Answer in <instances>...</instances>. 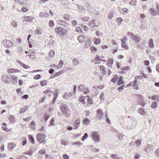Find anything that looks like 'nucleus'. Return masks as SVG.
Returning a JSON list of instances; mask_svg holds the SVG:
<instances>
[{
  "label": "nucleus",
  "instance_id": "nucleus-1",
  "mask_svg": "<svg viewBox=\"0 0 159 159\" xmlns=\"http://www.w3.org/2000/svg\"><path fill=\"white\" fill-rule=\"evenodd\" d=\"M60 107L63 115L66 117L69 118L70 116V111L67 105L64 103H61Z\"/></svg>",
  "mask_w": 159,
  "mask_h": 159
},
{
  "label": "nucleus",
  "instance_id": "nucleus-2",
  "mask_svg": "<svg viewBox=\"0 0 159 159\" xmlns=\"http://www.w3.org/2000/svg\"><path fill=\"white\" fill-rule=\"evenodd\" d=\"M55 31L59 34L62 36L66 35L67 33L66 29L60 27L56 28L55 29Z\"/></svg>",
  "mask_w": 159,
  "mask_h": 159
},
{
  "label": "nucleus",
  "instance_id": "nucleus-3",
  "mask_svg": "<svg viewBox=\"0 0 159 159\" xmlns=\"http://www.w3.org/2000/svg\"><path fill=\"white\" fill-rule=\"evenodd\" d=\"M36 138L39 142L40 143H42L43 142L45 138V134H42L41 133H39L37 134Z\"/></svg>",
  "mask_w": 159,
  "mask_h": 159
},
{
  "label": "nucleus",
  "instance_id": "nucleus-4",
  "mask_svg": "<svg viewBox=\"0 0 159 159\" xmlns=\"http://www.w3.org/2000/svg\"><path fill=\"white\" fill-rule=\"evenodd\" d=\"M2 44L6 48H10L13 46V43L10 41L4 40L2 42Z\"/></svg>",
  "mask_w": 159,
  "mask_h": 159
},
{
  "label": "nucleus",
  "instance_id": "nucleus-5",
  "mask_svg": "<svg viewBox=\"0 0 159 159\" xmlns=\"http://www.w3.org/2000/svg\"><path fill=\"white\" fill-rule=\"evenodd\" d=\"M92 137L93 140L96 143L99 142L100 141V136L97 132H93L92 133Z\"/></svg>",
  "mask_w": 159,
  "mask_h": 159
},
{
  "label": "nucleus",
  "instance_id": "nucleus-6",
  "mask_svg": "<svg viewBox=\"0 0 159 159\" xmlns=\"http://www.w3.org/2000/svg\"><path fill=\"white\" fill-rule=\"evenodd\" d=\"M80 125V120L79 119H76L73 123V126L74 129H77L79 127Z\"/></svg>",
  "mask_w": 159,
  "mask_h": 159
},
{
  "label": "nucleus",
  "instance_id": "nucleus-7",
  "mask_svg": "<svg viewBox=\"0 0 159 159\" xmlns=\"http://www.w3.org/2000/svg\"><path fill=\"white\" fill-rule=\"evenodd\" d=\"M138 99L139 100V103L142 106L144 107L145 103L143 102V96L141 95H139L138 96Z\"/></svg>",
  "mask_w": 159,
  "mask_h": 159
},
{
  "label": "nucleus",
  "instance_id": "nucleus-8",
  "mask_svg": "<svg viewBox=\"0 0 159 159\" xmlns=\"http://www.w3.org/2000/svg\"><path fill=\"white\" fill-rule=\"evenodd\" d=\"M7 71L8 73H20L21 71L17 69H15L13 68H9L7 70Z\"/></svg>",
  "mask_w": 159,
  "mask_h": 159
},
{
  "label": "nucleus",
  "instance_id": "nucleus-9",
  "mask_svg": "<svg viewBox=\"0 0 159 159\" xmlns=\"http://www.w3.org/2000/svg\"><path fill=\"white\" fill-rule=\"evenodd\" d=\"M96 20L94 19L92 21H90L89 22V25L90 27H98V26L99 24H97L95 23Z\"/></svg>",
  "mask_w": 159,
  "mask_h": 159
},
{
  "label": "nucleus",
  "instance_id": "nucleus-10",
  "mask_svg": "<svg viewBox=\"0 0 159 159\" xmlns=\"http://www.w3.org/2000/svg\"><path fill=\"white\" fill-rule=\"evenodd\" d=\"M55 45V41L51 39L49 40L48 43L47 45V46L50 48H52L54 47Z\"/></svg>",
  "mask_w": 159,
  "mask_h": 159
},
{
  "label": "nucleus",
  "instance_id": "nucleus-11",
  "mask_svg": "<svg viewBox=\"0 0 159 159\" xmlns=\"http://www.w3.org/2000/svg\"><path fill=\"white\" fill-rule=\"evenodd\" d=\"M97 115L99 117V119H102L103 118V116L104 113L102 111V110L100 109L97 111Z\"/></svg>",
  "mask_w": 159,
  "mask_h": 159
},
{
  "label": "nucleus",
  "instance_id": "nucleus-12",
  "mask_svg": "<svg viewBox=\"0 0 159 159\" xmlns=\"http://www.w3.org/2000/svg\"><path fill=\"white\" fill-rule=\"evenodd\" d=\"M18 77L16 76H12L11 78V82L14 84H16L17 83Z\"/></svg>",
  "mask_w": 159,
  "mask_h": 159
},
{
  "label": "nucleus",
  "instance_id": "nucleus-13",
  "mask_svg": "<svg viewBox=\"0 0 159 159\" xmlns=\"http://www.w3.org/2000/svg\"><path fill=\"white\" fill-rule=\"evenodd\" d=\"M16 144L14 143H9L8 145V148L10 151H11L12 149L15 147Z\"/></svg>",
  "mask_w": 159,
  "mask_h": 159
},
{
  "label": "nucleus",
  "instance_id": "nucleus-14",
  "mask_svg": "<svg viewBox=\"0 0 159 159\" xmlns=\"http://www.w3.org/2000/svg\"><path fill=\"white\" fill-rule=\"evenodd\" d=\"M119 10L120 11V12L121 14H125V13H127L128 12V9L125 8L121 9L119 8Z\"/></svg>",
  "mask_w": 159,
  "mask_h": 159
},
{
  "label": "nucleus",
  "instance_id": "nucleus-15",
  "mask_svg": "<svg viewBox=\"0 0 159 159\" xmlns=\"http://www.w3.org/2000/svg\"><path fill=\"white\" fill-rule=\"evenodd\" d=\"M92 41L91 39H89L88 40L85 41L84 45V47L86 48L89 47V46L90 45Z\"/></svg>",
  "mask_w": 159,
  "mask_h": 159
},
{
  "label": "nucleus",
  "instance_id": "nucleus-16",
  "mask_svg": "<svg viewBox=\"0 0 159 159\" xmlns=\"http://www.w3.org/2000/svg\"><path fill=\"white\" fill-rule=\"evenodd\" d=\"M100 69L102 74L104 75L106 73V69L103 66H101L100 67Z\"/></svg>",
  "mask_w": 159,
  "mask_h": 159
},
{
  "label": "nucleus",
  "instance_id": "nucleus-17",
  "mask_svg": "<svg viewBox=\"0 0 159 159\" xmlns=\"http://www.w3.org/2000/svg\"><path fill=\"white\" fill-rule=\"evenodd\" d=\"M24 20L26 21H31L34 19L32 16H25L24 17Z\"/></svg>",
  "mask_w": 159,
  "mask_h": 159
},
{
  "label": "nucleus",
  "instance_id": "nucleus-18",
  "mask_svg": "<svg viewBox=\"0 0 159 159\" xmlns=\"http://www.w3.org/2000/svg\"><path fill=\"white\" fill-rule=\"evenodd\" d=\"M28 108V106H24L23 108H20V111H19L20 113L21 114L25 112L26 111Z\"/></svg>",
  "mask_w": 159,
  "mask_h": 159
},
{
  "label": "nucleus",
  "instance_id": "nucleus-19",
  "mask_svg": "<svg viewBox=\"0 0 159 159\" xmlns=\"http://www.w3.org/2000/svg\"><path fill=\"white\" fill-rule=\"evenodd\" d=\"M78 39L80 43H83L85 37L83 35H81L79 37Z\"/></svg>",
  "mask_w": 159,
  "mask_h": 159
},
{
  "label": "nucleus",
  "instance_id": "nucleus-20",
  "mask_svg": "<svg viewBox=\"0 0 159 159\" xmlns=\"http://www.w3.org/2000/svg\"><path fill=\"white\" fill-rule=\"evenodd\" d=\"M149 46L151 48L153 47L154 44L153 43V40L152 39H149L148 40Z\"/></svg>",
  "mask_w": 159,
  "mask_h": 159
},
{
  "label": "nucleus",
  "instance_id": "nucleus-21",
  "mask_svg": "<svg viewBox=\"0 0 159 159\" xmlns=\"http://www.w3.org/2000/svg\"><path fill=\"white\" fill-rule=\"evenodd\" d=\"M85 87L84 85H80L78 87V90L82 92L85 89Z\"/></svg>",
  "mask_w": 159,
  "mask_h": 159
},
{
  "label": "nucleus",
  "instance_id": "nucleus-22",
  "mask_svg": "<svg viewBox=\"0 0 159 159\" xmlns=\"http://www.w3.org/2000/svg\"><path fill=\"white\" fill-rule=\"evenodd\" d=\"M72 61L75 66L78 65L80 64L79 60L76 58H74Z\"/></svg>",
  "mask_w": 159,
  "mask_h": 159
},
{
  "label": "nucleus",
  "instance_id": "nucleus-23",
  "mask_svg": "<svg viewBox=\"0 0 159 159\" xmlns=\"http://www.w3.org/2000/svg\"><path fill=\"white\" fill-rule=\"evenodd\" d=\"M58 23L60 25H62L64 26H66L67 23L64 20H58Z\"/></svg>",
  "mask_w": 159,
  "mask_h": 159
},
{
  "label": "nucleus",
  "instance_id": "nucleus-24",
  "mask_svg": "<svg viewBox=\"0 0 159 159\" xmlns=\"http://www.w3.org/2000/svg\"><path fill=\"white\" fill-rule=\"evenodd\" d=\"M150 98L158 101H159V95H153Z\"/></svg>",
  "mask_w": 159,
  "mask_h": 159
},
{
  "label": "nucleus",
  "instance_id": "nucleus-25",
  "mask_svg": "<svg viewBox=\"0 0 159 159\" xmlns=\"http://www.w3.org/2000/svg\"><path fill=\"white\" fill-rule=\"evenodd\" d=\"M151 148L149 145H147L145 146V151L147 152H149L151 151Z\"/></svg>",
  "mask_w": 159,
  "mask_h": 159
},
{
  "label": "nucleus",
  "instance_id": "nucleus-26",
  "mask_svg": "<svg viewBox=\"0 0 159 159\" xmlns=\"http://www.w3.org/2000/svg\"><path fill=\"white\" fill-rule=\"evenodd\" d=\"M49 16V15L48 13H43V12H41L39 14V16L41 17H48Z\"/></svg>",
  "mask_w": 159,
  "mask_h": 159
},
{
  "label": "nucleus",
  "instance_id": "nucleus-27",
  "mask_svg": "<svg viewBox=\"0 0 159 159\" xmlns=\"http://www.w3.org/2000/svg\"><path fill=\"white\" fill-rule=\"evenodd\" d=\"M132 39L137 43H139L140 41L139 37L135 36L134 35L133 38H132Z\"/></svg>",
  "mask_w": 159,
  "mask_h": 159
},
{
  "label": "nucleus",
  "instance_id": "nucleus-28",
  "mask_svg": "<svg viewBox=\"0 0 159 159\" xmlns=\"http://www.w3.org/2000/svg\"><path fill=\"white\" fill-rule=\"evenodd\" d=\"M123 83V80H122V76H120L119 77L118 79V80L117 82V84L118 85H120L122 84Z\"/></svg>",
  "mask_w": 159,
  "mask_h": 159
},
{
  "label": "nucleus",
  "instance_id": "nucleus-29",
  "mask_svg": "<svg viewBox=\"0 0 159 159\" xmlns=\"http://www.w3.org/2000/svg\"><path fill=\"white\" fill-rule=\"evenodd\" d=\"M85 98L87 99L88 102L90 104H93V102L92 101V100L90 98V96H87L86 97H85Z\"/></svg>",
  "mask_w": 159,
  "mask_h": 159
},
{
  "label": "nucleus",
  "instance_id": "nucleus-30",
  "mask_svg": "<svg viewBox=\"0 0 159 159\" xmlns=\"http://www.w3.org/2000/svg\"><path fill=\"white\" fill-rule=\"evenodd\" d=\"M137 81L136 79H134L133 82V85L134 88L136 89H139L138 85L137 84Z\"/></svg>",
  "mask_w": 159,
  "mask_h": 159
},
{
  "label": "nucleus",
  "instance_id": "nucleus-31",
  "mask_svg": "<svg viewBox=\"0 0 159 159\" xmlns=\"http://www.w3.org/2000/svg\"><path fill=\"white\" fill-rule=\"evenodd\" d=\"M9 120L11 123H13L15 121V119L13 116L11 115L9 118Z\"/></svg>",
  "mask_w": 159,
  "mask_h": 159
},
{
  "label": "nucleus",
  "instance_id": "nucleus-32",
  "mask_svg": "<svg viewBox=\"0 0 159 159\" xmlns=\"http://www.w3.org/2000/svg\"><path fill=\"white\" fill-rule=\"evenodd\" d=\"M144 109L143 108H140L139 110L140 114L143 116L146 114L144 111Z\"/></svg>",
  "mask_w": 159,
  "mask_h": 159
},
{
  "label": "nucleus",
  "instance_id": "nucleus-33",
  "mask_svg": "<svg viewBox=\"0 0 159 159\" xmlns=\"http://www.w3.org/2000/svg\"><path fill=\"white\" fill-rule=\"evenodd\" d=\"M64 19L66 21H70L69 15L68 14H65L63 16Z\"/></svg>",
  "mask_w": 159,
  "mask_h": 159
},
{
  "label": "nucleus",
  "instance_id": "nucleus-34",
  "mask_svg": "<svg viewBox=\"0 0 159 159\" xmlns=\"http://www.w3.org/2000/svg\"><path fill=\"white\" fill-rule=\"evenodd\" d=\"M30 57L32 59H34L35 58V52L32 51L30 55Z\"/></svg>",
  "mask_w": 159,
  "mask_h": 159
},
{
  "label": "nucleus",
  "instance_id": "nucleus-35",
  "mask_svg": "<svg viewBox=\"0 0 159 159\" xmlns=\"http://www.w3.org/2000/svg\"><path fill=\"white\" fill-rule=\"evenodd\" d=\"M113 61L112 59H109L108 61V66L111 67Z\"/></svg>",
  "mask_w": 159,
  "mask_h": 159
},
{
  "label": "nucleus",
  "instance_id": "nucleus-36",
  "mask_svg": "<svg viewBox=\"0 0 159 159\" xmlns=\"http://www.w3.org/2000/svg\"><path fill=\"white\" fill-rule=\"evenodd\" d=\"M55 54V52L53 50H51L49 53V57H53Z\"/></svg>",
  "mask_w": 159,
  "mask_h": 159
},
{
  "label": "nucleus",
  "instance_id": "nucleus-37",
  "mask_svg": "<svg viewBox=\"0 0 159 159\" xmlns=\"http://www.w3.org/2000/svg\"><path fill=\"white\" fill-rule=\"evenodd\" d=\"M89 120L87 118H85L83 120V123L85 125H87L89 124Z\"/></svg>",
  "mask_w": 159,
  "mask_h": 159
},
{
  "label": "nucleus",
  "instance_id": "nucleus-38",
  "mask_svg": "<svg viewBox=\"0 0 159 159\" xmlns=\"http://www.w3.org/2000/svg\"><path fill=\"white\" fill-rule=\"evenodd\" d=\"M94 43L95 44H97L100 42V39L95 38L94 39Z\"/></svg>",
  "mask_w": 159,
  "mask_h": 159
},
{
  "label": "nucleus",
  "instance_id": "nucleus-39",
  "mask_svg": "<svg viewBox=\"0 0 159 159\" xmlns=\"http://www.w3.org/2000/svg\"><path fill=\"white\" fill-rule=\"evenodd\" d=\"M157 103L156 102H153L151 106V107L153 109H155L157 107Z\"/></svg>",
  "mask_w": 159,
  "mask_h": 159
},
{
  "label": "nucleus",
  "instance_id": "nucleus-40",
  "mask_svg": "<svg viewBox=\"0 0 159 159\" xmlns=\"http://www.w3.org/2000/svg\"><path fill=\"white\" fill-rule=\"evenodd\" d=\"M47 81L46 80H44L41 81L40 82V84L42 86H44L47 84Z\"/></svg>",
  "mask_w": 159,
  "mask_h": 159
},
{
  "label": "nucleus",
  "instance_id": "nucleus-41",
  "mask_svg": "<svg viewBox=\"0 0 159 159\" xmlns=\"http://www.w3.org/2000/svg\"><path fill=\"white\" fill-rule=\"evenodd\" d=\"M142 142V141L140 140H137L135 141V143L137 147L141 145Z\"/></svg>",
  "mask_w": 159,
  "mask_h": 159
},
{
  "label": "nucleus",
  "instance_id": "nucleus-42",
  "mask_svg": "<svg viewBox=\"0 0 159 159\" xmlns=\"http://www.w3.org/2000/svg\"><path fill=\"white\" fill-rule=\"evenodd\" d=\"M79 100L80 102H81L83 104L85 103V100L84 99V97L83 96H81L80 97Z\"/></svg>",
  "mask_w": 159,
  "mask_h": 159
},
{
  "label": "nucleus",
  "instance_id": "nucleus-43",
  "mask_svg": "<svg viewBox=\"0 0 159 159\" xmlns=\"http://www.w3.org/2000/svg\"><path fill=\"white\" fill-rule=\"evenodd\" d=\"M82 20L84 21H89L90 20V19L89 17H86L82 18Z\"/></svg>",
  "mask_w": 159,
  "mask_h": 159
},
{
  "label": "nucleus",
  "instance_id": "nucleus-44",
  "mask_svg": "<svg viewBox=\"0 0 159 159\" xmlns=\"http://www.w3.org/2000/svg\"><path fill=\"white\" fill-rule=\"evenodd\" d=\"M12 25L14 27H16L17 25V23L16 21H13L11 22Z\"/></svg>",
  "mask_w": 159,
  "mask_h": 159
},
{
  "label": "nucleus",
  "instance_id": "nucleus-45",
  "mask_svg": "<svg viewBox=\"0 0 159 159\" xmlns=\"http://www.w3.org/2000/svg\"><path fill=\"white\" fill-rule=\"evenodd\" d=\"M29 139L30 140L31 142L33 143L34 144L35 143L34 139V138L31 135H29Z\"/></svg>",
  "mask_w": 159,
  "mask_h": 159
},
{
  "label": "nucleus",
  "instance_id": "nucleus-46",
  "mask_svg": "<svg viewBox=\"0 0 159 159\" xmlns=\"http://www.w3.org/2000/svg\"><path fill=\"white\" fill-rule=\"evenodd\" d=\"M118 78V77L116 76L115 77L112 79L111 81L114 83H116L117 80Z\"/></svg>",
  "mask_w": 159,
  "mask_h": 159
},
{
  "label": "nucleus",
  "instance_id": "nucleus-47",
  "mask_svg": "<svg viewBox=\"0 0 159 159\" xmlns=\"http://www.w3.org/2000/svg\"><path fill=\"white\" fill-rule=\"evenodd\" d=\"M88 137V135L87 133L84 134V135L82 138V140L84 141L86 138Z\"/></svg>",
  "mask_w": 159,
  "mask_h": 159
},
{
  "label": "nucleus",
  "instance_id": "nucleus-48",
  "mask_svg": "<svg viewBox=\"0 0 159 159\" xmlns=\"http://www.w3.org/2000/svg\"><path fill=\"white\" fill-rule=\"evenodd\" d=\"M104 93H101L100 96V98L101 101H102L104 99Z\"/></svg>",
  "mask_w": 159,
  "mask_h": 159
},
{
  "label": "nucleus",
  "instance_id": "nucleus-49",
  "mask_svg": "<svg viewBox=\"0 0 159 159\" xmlns=\"http://www.w3.org/2000/svg\"><path fill=\"white\" fill-rule=\"evenodd\" d=\"M127 39L126 38H125L124 39H123L122 40H121V45L126 44L125 42H126V41Z\"/></svg>",
  "mask_w": 159,
  "mask_h": 159
},
{
  "label": "nucleus",
  "instance_id": "nucleus-50",
  "mask_svg": "<svg viewBox=\"0 0 159 159\" xmlns=\"http://www.w3.org/2000/svg\"><path fill=\"white\" fill-rule=\"evenodd\" d=\"M55 121V120L54 119H52L50 121V124H49V126H53L54 125V122Z\"/></svg>",
  "mask_w": 159,
  "mask_h": 159
},
{
  "label": "nucleus",
  "instance_id": "nucleus-51",
  "mask_svg": "<svg viewBox=\"0 0 159 159\" xmlns=\"http://www.w3.org/2000/svg\"><path fill=\"white\" fill-rule=\"evenodd\" d=\"M45 153V151L44 149H41L39 152V153L41 155L44 154Z\"/></svg>",
  "mask_w": 159,
  "mask_h": 159
},
{
  "label": "nucleus",
  "instance_id": "nucleus-52",
  "mask_svg": "<svg viewBox=\"0 0 159 159\" xmlns=\"http://www.w3.org/2000/svg\"><path fill=\"white\" fill-rule=\"evenodd\" d=\"M68 97V95L67 93H65L63 96V98L66 99H67Z\"/></svg>",
  "mask_w": 159,
  "mask_h": 159
},
{
  "label": "nucleus",
  "instance_id": "nucleus-53",
  "mask_svg": "<svg viewBox=\"0 0 159 159\" xmlns=\"http://www.w3.org/2000/svg\"><path fill=\"white\" fill-rule=\"evenodd\" d=\"M41 76L40 75H37L34 76V78L35 80H38L40 78Z\"/></svg>",
  "mask_w": 159,
  "mask_h": 159
},
{
  "label": "nucleus",
  "instance_id": "nucleus-54",
  "mask_svg": "<svg viewBox=\"0 0 159 159\" xmlns=\"http://www.w3.org/2000/svg\"><path fill=\"white\" fill-rule=\"evenodd\" d=\"M127 34L128 36H130L131 38H133V36L134 34L132 33H131L129 32H128L127 33Z\"/></svg>",
  "mask_w": 159,
  "mask_h": 159
},
{
  "label": "nucleus",
  "instance_id": "nucleus-55",
  "mask_svg": "<svg viewBox=\"0 0 159 159\" xmlns=\"http://www.w3.org/2000/svg\"><path fill=\"white\" fill-rule=\"evenodd\" d=\"M140 156V155L136 153L135 154L134 159H138Z\"/></svg>",
  "mask_w": 159,
  "mask_h": 159
},
{
  "label": "nucleus",
  "instance_id": "nucleus-56",
  "mask_svg": "<svg viewBox=\"0 0 159 159\" xmlns=\"http://www.w3.org/2000/svg\"><path fill=\"white\" fill-rule=\"evenodd\" d=\"M63 61L62 60H60V61L59 63V67L60 68H61L63 65Z\"/></svg>",
  "mask_w": 159,
  "mask_h": 159
},
{
  "label": "nucleus",
  "instance_id": "nucleus-57",
  "mask_svg": "<svg viewBox=\"0 0 159 159\" xmlns=\"http://www.w3.org/2000/svg\"><path fill=\"white\" fill-rule=\"evenodd\" d=\"M9 78L7 77L5 75H3L2 77V81H3L5 80H6V79H8Z\"/></svg>",
  "mask_w": 159,
  "mask_h": 159
},
{
  "label": "nucleus",
  "instance_id": "nucleus-58",
  "mask_svg": "<svg viewBox=\"0 0 159 159\" xmlns=\"http://www.w3.org/2000/svg\"><path fill=\"white\" fill-rule=\"evenodd\" d=\"M35 33L36 34L38 35H40L41 34V33L39 30L38 29H37L35 31Z\"/></svg>",
  "mask_w": 159,
  "mask_h": 159
},
{
  "label": "nucleus",
  "instance_id": "nucleus-59",
  "mask_svg": "<svg viewBox=\"0 0 159 159\" xmlns=\"http://www.w3.org/2000/svg\"><path fill=\"white\" fill-rule=\"evenodd\" d=\"M144 64L147 66L149 65V61L148 60H145L144 61Z\"/></svg>",
  "mask_w": 159,
  "mask_h": 159
},
{
  "label": "nucleus",
  "instance_id": "nucleus-60",
  "mask_svg": "<svg viewBox=\"0 0 159 159\" xmlns=\"http://www.w3.org/2000/svg\"><path fill=\"white\" fill-rule=\"evenodd\" d=\"M49 25L50 26H53L54 25V22L52 20H51L49 21Z\"/></svg>",
  "mask_w": 159,
  "mask_h": 159
},
{
  "label": "nucleus",
  "instance_id": "nucleus-61",
  "mask_svg": "<svg viewBox=\"0 0 159 159\" xmlns=\"http://www.w3.org/2000/svg\"><path fill=\"white\" fill-rule=\"evenodd\" d=\"M155 155L157 156H159V148L156 150Z\"/></svg>",
  "mask_w": 159,
  "mask_h": 159
},
{
  "label": "nucleus",
  "instance_id": "nucleus-62",
  "mask_svg": "<svg viewBox=\"0 0 159 159\" xmlns=\"http://www.w3.org/2000/svg\"><path fill=\"white\" fill-rule=\"evenodd\" d=\"M116 20L119 23H120L122 21V19L120 18H118L116 19Z\"/></svg>",
  "mask_w": 159,
  "mask_h": 159
},
{
  "label": "nucleus",
  "instance_id": "nucleus-63",
  "mask_svg": "<svg viewBox=\"0 0 159 159\" xmlns=\"http://www.w3.org/2000/svg\"><path fill=\"white\" fill-rule=\"evenodd\" d=\"M129 3L132 6H135L136 4L134 3V2L133 1H129Z\"/></svg>",
  "mask_w": 159,
  "mask_h": 159
},
{
  "label": "nucleus",
  "instance_id": "nucleus-64",
  "mask_svg": "<svg viewBox=\"0 0 159 159\" xmlns=\"http://www.w3.org/2000/svg\"><path fill=\"white\" fill-rule=\"evenodd\" d=\"M18 159H28V158L25 156H22L19 157Z\"/></svg>",
  "mask_w": 159,
  "mask_h": 159
}]
</instances>
